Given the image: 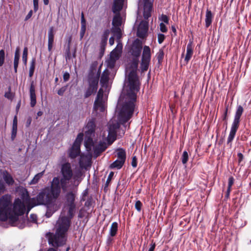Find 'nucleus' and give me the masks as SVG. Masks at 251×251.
Instances as JSON below:
<instances>
[{
  "mask_svg": "<svg viewBox=\"0 0 251 251\" xmlns=\"http://www.w3.org/2000/svg\"><path fill=\"white\" fill-rule=\"evenodd\" d=\"M227 111H228V106H227L226 107L225 110L224 111V113L222 116V119L223 121H225L226 122L227 121Z\"/></svg>",
  "mask_w": 251,
  "mask_h": 251,
  "instance_id": "obj_58",
  "label": "nucleus"
},
{
  "mask_svg": "<svg viewBox=\"0 0 251 251\" xmlns=\"http://www.w3.org/2000/svg\"><path fill=\"white\" fill-rule=\"evenodd\" d=\"M103 97V90L100 89L98 92L94 103L93 113L95 112L97 114L99 110L101 112L105 111L106 108V100Z\"/></svg>",
  "mask_w": 251,
  "mask_h": 251,
  "instance_id": "obj_8",
  "label": "nucleus"
},
{
  "mask_svg": "<svg viewBox=\"0 0 251 251\" xmlns=\"http://www.w3.org/2000/svg\"><path fill=\"white\" fill-rule=\"evenodd\" d=\"M234 183V178L232 176H230L228 178V188L231 189V187Z\"/></svg>",
  "mask_w": 251,
  "mask_h": 251,
  "instance_id": "obj_57",
  "label": "nucleus"
},
{
  "mask_svg": "<svg viewBox=\"0 0 251 251\" xmlns=\"http://www.w3.org/2000/svg\"><path fill=\"white\" fill-rule=\"evenodd\" d=\"M111 31L113 36L116 37L117 41H118L122 37V31L120 26H112Z\"/></svg>",
  "mask_w": 251,
  "mask_h": 251,
  "instance_id": "obj_32",
  "label": "nucleus"
},
{
  "mask_svg": "<svg viewBox=\"0 0 251 251\" xmlns=\"http://www.w3.org/2000/svg\"><path fill=\"white\" fill-rule=\"evenodd\" d=\"M95 123L94 120H91L87 123L85 126V133L86 135H91L95 131Z\"/></svg>",
  "mask_w": 251,
  "mask_h": 251,
  "instance_id": "obj_21",
  "label": "nucleus"
},
{
  "mask_svg": "<svg viewBox=\"0 0 251 251\" xmlns=\"http://www.w3.org/2000/svg\"><path fill=\"white\" fill-rule=\"evenodd\" d=\"M244 112V108L241 105H238L234 116L230 132L227 138V144L231 146V142L234 139L236 133L238 129L241 117Z\"/></svg>",
  "mask_w": 251,
  "mask_h": 251,
  "instance_id": "obj_5",
  "label": "nucleus"
},
{
  "mask_svg": "<svg viewBox=\"0 0 251 251\" xmlns=\"http://www.w3.org/2000/svg\"><path fill=\"white\" fill-rule=\"evenodd\" d=\"M70 217L60 216L55 225L56 232L54 234L49 233L48 242L50 245L54 247H58L64 245L66 241V234L71 222Z\"/></svg>",
  "mask_w": 251,
  "mask_h": 251,
  "instance_id": "obj_3",
  "label": "nucleus"
},
{
  "mask_svg": "<svg viewBox=\"0 0 251 251\" xmlns=\"http://www.w3.org/2000/svg\"><path fill=\"white\" fill-rule=\"evenodd\" d=\"M30 219L33 223H36L37 221V216L35 214H31L30 215Z\"/></svg>",
  "mask_w": 251,
  "mask_h": 251,
  "instance_id": "obj_62",
  "label": "nucleus"
},
{
  "mask_svg": "<svg viewBox=\"0 0 251 251\" xmlns=\"http://www.w3.org/2000/svg\"><path fill=\"white\" fill-rule=\"evenodd\" d=\"M109 71L107 69L104 70L101 75L100 79V83L102 87H104L107 85L109 80Z\"/></svg>",
  "mask_w": 251,
  "mask_h": 251,
  "instance_id": "obj_24",
  "label": "nucleus"
},
{
  "mask_svg": "<svg viewBox=\"0 0 251 251\" xmlns=\"http://www.w3.org/2000/svg\"><path fill=\"white\" fill-rule=\"evenodd\" d=\"M131 165L133 167L135 168L137 165V159L136 156H134L132 157Z\"/></svg>",
  "mask_w": 251,
  "mask_h": 251,
  "instance_id": "obj_56",
  "label": "nucleus"
},
{
  "mask_svg": "<svg viewBox=\"0 0 251 251\" xmlns=\"http://www.w3.org/2000/svg\"><path fill=\"white\" fill-rule=\"evenodd\" d=\"M99 81V77L98 75L96 77H93L90 75V77L88 78L89 86L85 92V98H88L92 94L95 93L97 92Z\"/></svg>",
  "mask_w": 251,
  "mask_h": 251,
  "instance_id": "obj_9",
  "label": "nucleus"
},
{
  "mask_svg": "<svg viewBox=\"0 0 251 251\" xmlns=\"http://www.w3.org/2000/svg\"><path fill=\"white\" fill-rule=\"evenodd\" d=\"M35 61H36L35 58H32L31 62L30 63L29 71V77H32L33 75L34 69H35Z\"/></svg>",
  "mask_w": 251,
  "mask_h": 251,
  "instance_id": "obj_39",
  "label": "nucleus"
},
{
  "mask_svg": "<svg viewBox=\"0 0 251 251\" xmlns=\"http://www.w3.org/2000/svg\"><path fill=\"white\" fill-rule=\"evenodd\" d=\"M30 106L33 107L36 103V97L35 94V86L33 81H32L29 88Z\"/></svg>",
  "mask_w": 251,
  "mask_h": 251,
  "instance_id": "obj_18",
  "label": "nucleus"
},
{
  "mask_svg": "<svg viewBox=\"0 0 251 251\" xmlns=\"http://www.w3.org/2000/svg\"><path fill=\"white\" fill-rule=\"evenodd\" d=\"M54 28L53 26L50 27L48 31V49L50 52L51 51L54 42Z\"/></svg>",
  "mask_w": 251,
  "mask_h": 251,
  "instance_id": "obj_20",
  "label": "nucleus"
},
{
  "mask_svg": "<svg viewBox=\"0 0 251 251\" xmlns=\"http://www.w3.org/2000/svg\"><path fill=\"white\" fill-rule=\"evenodd\" d=\"M150 61H151L141 59V63L140 64L141 72L143 73L148 70Z\"/></svg>",
  "mask_w": 251,
  "mask_h": 251,
  "instance_id": "obj_35",
  "label": "nucleus"
},
{
  "mask_svg": "<svg viewBox=\"0 0 251 251\" xmlns=\"http://www.w3.org/2000/svg\"><path fill=\"white\" fill-rule=\"evenodd\" d=\"M79 164L81 167L85 168L91 166V161L86 156H81Z\"/></svg>",
  "mask_w": 251,
  "mask_h": 251,
  "instance_id": "obj_31",
  "label": "nucleus"
},
{
  "mask_svg": "<svg viewBox=\"0 0 251 251\" xmlns=\"http://www.w3.org/2000/svg\"><path fill=\"white\" fill-rule=\"evenodd\" d=\"M85 31H86L85 25H83L82 26H81V29H80V38L81 40L83 38L85 33Z\"/></svg>",
  "mask_w": 251,
  "mask_h": 251,
  "instance_id": "obj_50",
  "label": "nucleus"
},
{
  "mask_svg": "<svg viewBox=\"0 0 251 251\" xmlns=\"http://www.w3.org/2000/svg\"><path fill=\"white\" fill-rule=\"evenodd\" d=\"M118 49H119L120 50H122V45L119 43L117 46V48L114 49L111 52V56L110 58L106 61L107 64V67L109 69H113L116 63V59H114L113 56L115 57L117 59L118 57V55L117 53V50Z\"/></svg>",
  "mask_w": 251,
  "mask_h": 251,
  "instance_id": "obj_12",
  "label": "nucleus"
},
{
  "mask_svg": "<svg viewBox=\"0 0 251 251\" xmlns=\"http://www.w3.org/2000/svg\"><path fill=\"white\" fill-rule=\"evenodd\" d=\"M139 58H134L131 67L132 70L128 76L129 90L126 95L125 100L122 104L118 115V120L121 124L125 125L132 117L136 100V93L140 89V83L136 74Z\"/></svg>",
  "mask_w": 251,
  "mask_h": 251,
  "instance_id": "obj_1",
  "label": "nucleus"
},
{
  "mask_svg": "<svg viewBox=\"0 0 251 251\" xmlns=\"http://www.w3.org/2000/svg\"><path fill=\"white\" fill-rule=\"evenodd\" d=\"M116 156L117 159L125 163L126 159V152L123 149H119L117 151Z\"/></svg>",
  "mask_w": 251,
  "mask_h": 251,
  "instance_id": "obj_30",
  "label": "nucleus"
},
{
  "mask_svg": "<svg viewBox=\"0 0 251 251\" xmlns=\"http://www.w3.org/2000/svg\"><path fill=\"white\" fill-rule=\"evenodd\" d=\"M83 134L82 133H79L74 142L73 145H75L76 146L80 147L81 143L83 140Z\"/></svg>",
  "mask_w": 251,
  "mask_h": 251,
  "instance_id": "obj_38",
  "label": "nucleus"
},
{
  "mask_svg": "<svg viewBox=\"0 0 251 251\" xmlns=\"http://www.w3.org/2000/svg\"><path fill=\"white\" fill-rule=\"evenodd\" d=\"M98 65V62L97 61H94L91 64L90 67V70L89 72L88 75V78L90 77V75L93 77H96V76H98L99 79L100 78V68L101 66L100 67L98 72L97 73H96L97 68Z\"/></svg>",
  "mask_w": 251,
  "mask_h": 251,
  "instance_id": "obj_16",
  "label": "nucleus"
},
{
  "mask_svg": "<svg viewBox=\"0 0 251 251\" xmlns=\"http://www.w3.org/2000/svg\"><path fill=\"white\" fill-rule=\"evenodd\" d=\"M118 230V223L114 222L112 223L110 229L108 234L107 237L106 243L107 246H110L112 245L113 241L114 240V237H115L117 233Z\"/></svg>",
  "mask_w": 251,
  "mask_h": 251,
  "instance_id": "obj_10",
  "label": "nucleus"
},
{
  "mask_svg": "<svg viewBox=\"0 0 251 251\" xmlns=\"http://www.w3.org/2000/svg\"><path fill=\"white\" fill-rule=\"evenodd\" d=\"M71 178L68 177H64L62 176L61 178L59 179V187L60 189H62L63 192H66L68 189V186L69 181Z\"/></svg>",
  "mask_w": 251,
  "mask_h": 251,
  "instance_id": "obj_23",
  "label": "nucleus"
},
{
  "mask_svg": "<svg viewBox=\"0 0 251 251\" xmlns=\"http://www.w3.org/2000/svg\"><path fill=\"white\" fill-rule=\"evenodd\" d=\"M148 28V22L144 21H141L137 28V36L141 38H144L147 35Z\"/></svg>",
  "mask_w": 251,
  "mask_h": 251,
  "instance_id": "obj_14",
  "label": "nucleus"
},
{
  "mask_svg": "<svg viewBox=\"0 0 251 251\" xmlns=\"http://www.w3.org/2000/svg\"><path fill=\"white\" fill-rule=\"evenodd\" d=\"M67 89V86H63L59 89L57 91V94L59 96H63L64 92L66 91Z\"/></svg>",
  "mask_w": 251,
  "mask_h": 251,
  "instance_id": "obj_52",
  "label": "nucleus"
},
{
  "mask_svg": "<svg viewBox=\"0 0 251 251\" xmlns=\"http://www.w3.org/2000/svg\"><path fill=\"white\" fill-rule=\"evenodd\" d=\"M188 158L189 156L188 152L186 151H184L181 157V160L183 164H185L187 162Z\"/></svg>",
  "mask_w": 251,
  "mask_h": 251,
  "instance_id": "obj_43",
  "label": "nucleus"
},
{
  "mask_svg": "<svg viewBox=\"0 0 251 251\" xmlns=\"http://www.w3.org/2000/svg\"><path fill=\"white\" fill-rule=\"evenodd\" d=\"M237 156L238 158V163H240L244 158V156L242 153L239 152L237 153Z\"/></svg>",
  "mask_w": 251,
  "mask_h": 251,
  "instance_id": "obj_63",
  "label": "nucleus"
},
{
  "mask_svg": "<svg viewBox=\"0 0 251 251\" xmlns=\"http://www.w3.org/2000/svg\"><path fill=\"white\" fill-rule=\"evenodd\" d=\"M124 0H114L112 6V11L115 13L123 8Z\"/></svg>",
  "mask_w": 251,
  "mask_h": 251,
  "instance_id": "obj_28",
  "label": "nucleus"
},
{
  "mask_svg": "<svg viewBox=\"0 0 251 251\" xmlns=\"http://www.w3.org/2000/svg\"><path fill=\"white\" fill-rule=\"evenodd\" d=\"M122 9L120 10V11ZM120 10L114 13L115 16L113 17L112 21L113 26H121L122 25V17L119 13Z\"/></svg>",
  "mask_w": 251,
  "mask_h": 251,
  "instance_id": "obj_25",
  "label": "nucleus"
},
{
  "mask_svg": "<svg viewBox=\"0 0 251 251\" xmlns=\"http://www.w3.org/2000/svg\"><path fill=\"white\" fill-rule=\"evenodd\" d=\"M142 206V203L140 201H137L135 202V207L136 209L138 211L140 212Z\"/></svg>",
  "mask_w": 251,
  "mask_h": 251,
  "instance_id": "obj_49",
  "label": "nucleus"
},
{
  "mask_svg": "<svg viewBox=\"0 0 251 251\" xmlns=\"http://www.w3.org/2000/svg\"><path fill=\"white\" fill-rule=\"evenodd\" d=\"M5 59V52L4 50H0V67L2 66L4 63Z\"/></svg>",
  "mask_w": 251,
  "mask_h": 251,
  "instance_id": "obj_46",
  "label": "nucleus"
},
{
  "mask_svg": "<svg viewBox=\"0 0 251 251\" xmlns=\"http://www.w3.org/2000/svg\"><path fill=\"white\" fill-rule=\"evenodd\" d=\"M84 145L88 151L91 150L92 147L94 146V143L92 138L88 137L85 141Z\"/></svg>",
  "mask_w": 251,
  "mask_h": 251,
  "instance_id": "obj_37",
  "label": "nucleus"
},
{
  "mask_svg": "<svg viewBox=\"0 0 251 251\" xmlns=\"http://www.w3.org/2000/svg\"><path fill=\"white\" fill-rule=\"evenodd\" d=\"M77 194L76 191H72L67 192L65 196V207L68 210V215L73 218L76 209V205L75 202Z\"/></svg>",
  "mask_w": 251,
  "mask_h": 251,
  "instance_id": "obj_6",
  "label": "nucleus"
},
{
  "mask_svg": "<svg viewBox=\"0 0 251 251\" xmlns=\"http://www.w3.org/2000/svg\"><path fill=\"white\" fill-rule=\"evenodd\" d=\"M61 173L62 176L72 178L73 173L71 164L68 162L63 164L61 168Z\"/></svg>",
  "mask_w": 251,
  "mask_h": 251,
  "instance_id": "obj_15",
  "label": "nucleus"
},
{
  "mask_svg": "<svg viewBox=\"0 0 251 251\" xmlns=\"http://www.w3.org/2000/svg\"><path fill=\"white\" fill-rule=\"evenodd\" d=\"M119 127L118 123L110 124L108 127V135L107 136L108 142L112 144L116 139V129Z\"/></svg>",
  "mask_w": 251,
  "mask_h": 251,
  "instance_id": "obj_13",
  "label": "nucleus"
},
{
  "mask_svg": "<svg viewBox=\"0 0 251 251\" xmlns=\"http://www.w3.org/2000/svg\"><path fill=\"white\" fill-rule=\"evenodd\" d=\"M193 54V41L190 40L189 43L187 45L186 48V54L184 58V61L188 63L189 61L192 58V56Z\"/></svg>",
  "mask_w": 251,
  "mask_h": 251,
  "instance_id": "obj_19",
  "label": "nucleus"
},
{
  "mask_svg": "<svg viewBox=\"0 0 251 251\" xmlns=\"http://www.w3.org/2000/svg\"><path fill=\"white\" fill-rule=\"evenodd\" d=\"M107 44V41H105V43L104 42V44H103V40H101L100 42V52L102 53H103L104 50H105V47Z\"/></svg>",
  "mask_w": 251,
  "mask_h": 251,
  "instance_id": "obj_54",
  "label": "nucleus"
},
{
  "mask_svg": "<svg viewBox=\"0 0 251 251\" xmlns=\"http://www.w3.org/2000/svg\"><path fill=\"white\" fill-rule=\"evenodd\" d=\"M17 132V126H12L11 138L13 141L16 137Z\"/></svg>",
  "mask_w": 251,
  "mask_h": 251,
  "instance_id": "obj_45",
  "label": "nucleus"
},
{
  "mask_svg": "<svg viewBox=\"0 0 251 251\" xmlns=\"http://www.w3.org/2000/svg\"><path fill=\"white\" fill-rule=\"evenodd\" d=\"M165 36L163 34L158 33L157 34V39L158 43L160 44L162 43L165 39Z\"/></svg>",
  "mask_w": 251,
  "mask_h": 251,
  "instance_id": "obj_48",
  "label": "nucleus"
},
{
  "mask_svg": "<svg viewBox=\"0 0 251 251\" xmlns=\"http://www.w3.org/2000/svg\"><path fill=\"white\" fill-rule=\"evenodd\" d=\"M153 0H139L138 10H142L145 19L148 20L151 16L153 8Z\"/></svg>",
  "mask_w": 251,
  "mask_h": 251,
  "instance_id": "obj_7",
  "label": "nucleus"
},
{
  "mask_svg": "<svg viewBox=\"0 0 251 251\" xmlns=\"http://www.w3.org/2000/svg\"><path fill=\"white\" fill-rule=\"evenodd\" d=\"M93 147L94 155L97 157L106 150L107 146L104 142H100L98 145H94Z\"/></svg>",
  "mask_w": 251,
  "mask_h": 251,
  "instance_id": "obj_17",
  "label": "nucleus"
},
{
  "mask_svg": "<svg viewBox=\"0 0 251 251\" xmlns=\"http://www.w3.org/2000/svg\"><path fill=\"white\" fill-rule=\"evenodd\" d=\"M110 34V30L108 29H105L101 36V40H103V44L105 41H107V39Z\"/></svg>",
  "mask_w": 251,
  "mask_h": 251,
  "instance_id": "obj_42",
  "label": "nucleus"
},
{
  "mask_svg": "<svg viewBox=\"0 0 251 251\" xmlns=\"http://www.w3.org/2000/svg\"><path fill=\"white\" fill-rule=\"evenodd\" d=\"M5 190V187L3 183L0 180V193H3Z\"/></svg>",
  "mask_w": 251,
  "mask_h": 251,
  "instance_id": "obj_64",
  "label": "nucleus"
},
{
  "mask_svg": "<svg viewBox=\"0 0 251 251\" xmlns=\"http://www.w3.org/2000/svg\"><path fill=\"white\" fill-rule=\"evenodd\" d=\"M142 49V43L140 40L136 39L132 43L131 48V53L135 58H139Z\"/></svg>",
  "mask_w": 251,
  "mask_h": 251,
  "instance_id": "obj_11",
  "label": "nucleus"
},
{
  "mask_svg": "<svg viewBox=\"0 0 251 251\" xmlns=\"http://www.w3.org/2000/svg\"><path fill=\"white\" fill-rule=\"evenodd\" d=\"M38 0H33L34 10L35 12H36L38 9Z\"/></svg>",
  "mask_w": 251,
  "mask_h": 251,
  "instance_id": "obj_61",
  "label": "nucleus"
},
{
  "mask_svg": "<svg viewBox=\"0 0 251 251\" xmlns=\"http://www.w3.org/2000/svg\"><path fill=\"white\" fill-rule=\"evenodd\" d=\"M157 59L159 64H161L164 56V48H161L159 50V51L156 55Z\"/></svg>",
  "mask_w": 251,
  "mask_h": 251,
  "instance_id": "obj_36",
  "label": "nucleus"
},
{
  "mask_svg": "<svg viewBox=\"0 0 251 251\" xmlns=\"http://www.w3.org/2000/svg\"><path fill=\"white\" fill-rule=\"evenodd\" d=\"M25 206L23 202L16 199L12 204L10 195H4L0 199V220L6 221L9 219L11 226L23 229L25 226V219L19 220V216L24 214Z\"/></svg>",
  "mask_w": 251,
  "mask_h": 251,
  "instance_id": "obj_2",
  "label": "nucleus"
},
{
  "mask_svg": "<svg viewBox=\"0 0 251 251\" xmlns=\"http://www.w3.org/2000/svg\"><path fill=\"white\" fill-rule=\"evenodd\" d=\"M27 54H28V49L27 47H25L24 49L23 55H22V61L24 64L25 65L27 63Z\"/></svg>",
  "mask_w": 251,
  "mask_h": 251,
  "instance_id": "obj_41",
  "label": "nucleus"
},
{
  "mask_svg": "<svg viewBox=\"0 0 251 251\" xmlns=\"http://www.w3.org/2000/svg\"><path fill=\"white\" fill-rule=\"evenodd\" d=\"M43 175V172L36 174L33 178L31 180L30 184H34L37 183Z\"/></svg>",
  "mask_w": 251,
  "mask_h": 251,
  "instance_id": "obj_40",
  "label": "nucleus"
},
{
  "mask_svg": "<svg viewBox=\"0 0 251 251\" xmlns=\"http://www.w3.org/2000/svg\"><path fill=\"white\" fill-rule=\"evenodd\" d=\"M113 176H114V173L113 172H111L109 173V174L108 176V177L107 178L106 181L105 182L104 189L106 188V187H107L108 186Z\"/></svg>",
  "mask_w": 251,
  "mask_h": 251,
  "instance_id": "obj_47",
  "label": "nucleus"
},
{
  "mask_svg": "<svg viewBox=\"0 0 251 251\" xmlns=\"http://www.w3.org/2000/svg\"><path fill=\"white\" fill-rule=\"evenodd\" d=\"M160 20L161 21H162L163 22H164V23H166V24L169 23V19H168L167 16L166 15L162 14L160 18Z\"/></svg>",
  "mask_w": 251,
  "mask_h": 251,
  "instance_id": "obj_51",
  "label": "nucleus"
},
{
  "mask_svg": "<svg viewBox=\"0 0 251 251\" xmlns=\"http://www.w3.org/2000/svg\"><path fill=\"white\" fill-rule=\"evenodd\" d=\"M3 178L6 183L9 185H12L14 184V180L11 176L7 172L4 173Z\"/></svg>",
  "mask_w": 251,
  "mask_h": 251,
  "instance_id": "obj_33",
  "label": "nucleus"
},
{
  "mask_svg": "<svg viewBox=\"0 0 251 251\" xmlns=\"http://www.w3.org/2000/svg\"><path fill=\"white\" fill-rule=\"evenodd\" d=\"M88 194V191L87 189H85L83 193H82V195L80 198L81 201H84L85 200V197H86Z\"/></svg>",
  "mask_w": 251,
  "mask_h": 251,
  "instance_id": "obj_53",
  "label": "nucleus"
},
{
  "mask_svg": "<svg viewBox=\"0 0 251 251\" xmlns=\"http://www.w3.org/2000/svg\"><path fill=\"white\" fill-rule=\"evenodd\" d=\"M70 78V74L68 72H65L63 75V80L65 82L69 80Z\"/></svg>",
  "mask_w": 251,
  "mask_h": 251,
  "instance_id": "obj_60",
  "label": "nucleus"
},
{
  "mask_svg": "<svg viewBox=\"0 0 251 251\" xmlns=\"http://www.w3.org/2000/svg\"><path fill=\"white\" fill-rule=\"evenodd\" d=\"M142 60L151 61V49L149 46H145L143 48V51L142 56Z\"/></svg>",
  "mask_w": 251,
  "mask_h": 251,
  "instance_id": "obj_27",
  "label": "nucleus"
},
{
  "mask_svg": "<svg viewBox=\"0 0 251 251\" xmlns=\"http://www.w3.org/2000/svg\"><path fill=\"white\" fill-rule=\"evenodd\" d=\"M20 50L19 47H17L14 55V72L15 73L17 72V69L18 67L19 61L20 59Z\"/></svg>",
  "mask_w": 251,
  "mask_h": 251,
  "instance_id": "obj_26",
  "label": "nucleus"
},
{
  "mask_svg": "<svg viewBox=\"0 0 251 251\" xmlns=\"http://www.w3.org/2000/svg\"><path fill=\"white\" fill-rule=\"evenodd\" d=\"M83 25L86 26V20L84 18V14L82 12L81 14V26Z\"/></svg>",
  "mask_w": 251,
  "mask_h": 251,
  "instance_id": "obj_59",
  "label": "nucleus"
},
{
  "mask_svg": "<svg viewBox=\"0 0 251 251\" xmlns=\"http://www.w3.org/2000/svg\"><path fill=\"white\" fill-rule=\"evenodd\" d=\"M80 152V147L77 146L73 145L69 150V157L72 159H74L78 156Z\"/></svg>",
  "mask_w": 251,
  "mask_h": 251,
  "instance_id": "obj_22",
  "label": "nucleus"
},
{
  "mask_svg": "<svg viewBox=\"0 0 251 251\" xmlns=\"http://www.w3.org/2000/svg\"><path fill=\"white\" fill-rule=\"evenodd\" d=\"M51 204H52V203L51 204H50V205H47V212L46 213V216L48 218H50L55 211V210H52L51 209Z\"/></svg>",
  "mask_w": 251,
  "mask_h": 251,
  "instance_id": "obj_44",
  "label": "nucleus"
},
{
  "mask_svg": "<svg viewBox=\"0 0 251 251\" xmlns=\"http://www.w3.org/2000/svg\"><path fill=\"white\" fill-rule=\"evenodd\" d=\"M160 29L162 32L165 33L167 31V28L166 27L165 24L163 23L160 24Z\"/></svg>",
  "mask_w": 251,
  "mask_h": 251,
  "instance_id": "obj_55",
  "label": "nucleus"
},
{
  "mask_svg": "<svg viewBox=\"0 0 251 251\" xmlns=\"http://www.w3.org/2000/svg\"><path fill=\"white\" fill-rule=\"evenodd\" d=\"M213 18V16L212 12L209 9H207L205 15V27L208 28L211 25Z\"/></svg>",
  "mask_w": 251,
  "mask_h": 251,
  "instance_id": "obj_29",
  "label": "nucleus"
},
{
  "mask_svg": "<svg viewBox=\"0 0 251 251\" xmlns=\"http://www.w3.org/2000/svg\"><path fill=\"white\" fill-rule=\"evenodd\" d=\"M125 162L117 159L110 165L109 168L111 169H117L119 170L122 168Z\"/></svg>",
  "mask_w": 251,
  "mask_h": 251,
  "instance_id": "obj_34",
  "label": "nucleus"
},
{
  "mask_svg": "<svg viewBox=\"0 0 251 251\" xmlns=\"http://www.w3.org/2000/svg\"><path fill=\"white\" fill-rule=\"evenodd\" d=\"M60 194L59 178L55 177L52 179L50 187L43 189L36 199L32 200V201L35 203L34 205H50L59 197Z\"/></svg>",
  "mask_w": 251,
  "mask_h": 251,
  "instance_id": "obj_4",
  "label": "nucleus"
}]
</instances>
